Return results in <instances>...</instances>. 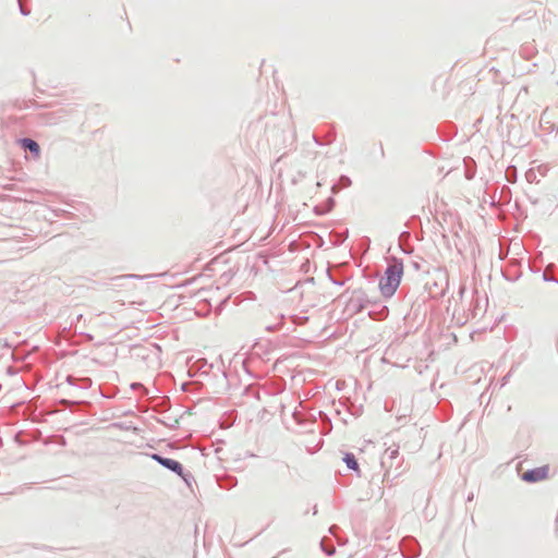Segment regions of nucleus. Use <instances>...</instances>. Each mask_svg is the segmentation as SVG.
I'll return each mask as SVG.
<instances>
[{
    "instance_id": "2",
    "label": "nucleus",
    "mask_w": 558,
    "mask_h": 558,
    "mask_svg": "<svg viewBox=\"0 0 558 558\" xmlns=\"http://www.w3.org/2000/svg\"><path fill=\"white\" fill-rule=\"evenodd\" d=\"M449 288V279L446 272L436 271L433 276H430L426 283L425 290L427 291L430 299H439L441 298Z\"/></svg>"
},
{
    "instance_id": "1",
    "label": "nucleus",
    "mask_w": 558,
    "mask_h": 558,
    "mask_svg": "<svg viewBox=\"0 0 558 558\" xmlns=\"http://www.w3.org/2000/svg\"><path fill=\"white\" fill-rule=\"evenodd\" d=\"M402 275V263L395 262L387 267L384 276L379 280V290L383 296L391 298L396 293L400 286Z\"/></svg>"
},
{
    "instance_id": "6",
    "label": "nucleus",
    "mask_w": 558,
    "mask_h": 558,
    "mask_svg": "<svg viewBox=\"0 0 558 558\" xmlns=\"http://www.w3.org/2000/svg\"><path fill=\"white\" fill-rule=\"evenodd\" d=\"M343 460L350 469L359 470L357 462L352 453H347Z\"/></svg>"
},
{
    "instance_id": "3",
    "label": "nucleus",
    "mask_w": 558,
    "mask_h": 558,
    "mask_svg": "<svg viewBox=\"0 0 558 558\" xmlns=\"http://www.w3.org/2000/svg\"><path fill=\"white\" fill-rule=\"evenodd\" d=\"M549 477V466L543 465L533 470L526 471L522 474V480L529 483H536L545 481Z\"/></svg>"
},
{
    "instance_id": "5",
    "label": "nucleus",
    "mask_w": 558,
    "mask_h": 558,
    "mask_svg": "<svg viewBox=\"0 0 558 558\" xmlns=\"http://www.w3.org/2000/svg\"><path fill=\"white\" fill-rule=\"evenodd\" d=\"M21 144L23 147L29 149L35 155V157H37V158L39 157L40 148H39V145L35 141H33L31 138H23V140H21Z\"/></svg>"
},
{
    "instance_id": "4",
    "label": "nucleus",
    "mask_w": 558,
    "mask_h": 558,
    "mask_svg": "<svg viewBox=\"0 0 558 558\" xmlns=\"http://www.w3.org/2000/svg\"><path fill=\"white\" fill-rule=\"evenodd\" d=\"M153 459L159 462L161 465L166 466L167 469L177 472L178 474L182 473V466L175 460L162 458L159 454H153Z\"/></svg>"
}]
</instances>
